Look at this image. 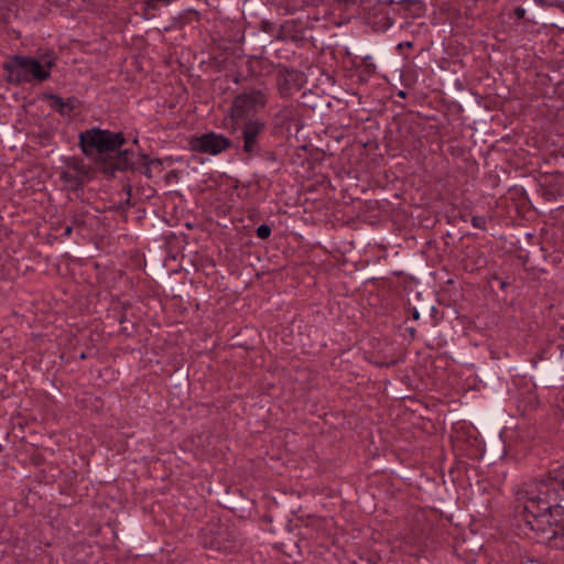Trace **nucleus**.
I'll use <instances>...</instances> for the list:
<instances>
[{
	"instance_id": "nucleus-16",
	"label": "nucleus",
	"mask_w": 564,
	"mask_h": 564,
	"mask_svg": "<svg viewBox=\"0 0 564 564\" xmlns=\"http://www.w3.org/2000/svg\"><path fill=\"white\" fill-rule=\"evenodd\" d=\"M404 95L405 94L402 90L399 93V96H401V97H404Z\"/></svg>"
},
{
	"instance_id": "nucleus-5",
	"label": "nucleus",
	"mask_w": 564,
	"mask_h": 564,
	"mask_svg": "<svg viewBox=\"0 0 564 564\" xmlns=\"http://www.w3.org/2000/svg\"><path fill=\"white\" fill-rule=\"evenodd\" d=\"M230 140L215 132L205 133L191 139V149L195 152L217 155L228 149Z\"/></svg>"
},
{
	"instance_id": "nucleus-9",
	"label": "nucleus",
	"mask_w": 564,
	"mask_h": 564,
	"mask_svg": "<svg viewBox=\"0 0 564 564\" xmlns=\"http://www.w3.org/2000/svg\"><path fill=\"white\" fill-rule=\"evenodd\" d=\"M271 235V228L268 225H261L257 228V236L261 239H267Z\"/></svg>"
},
{
	"instance_id": "nucleus-6",
	"label": "nucleus",
	"mask_w": 564,
	"mask_h": 564,
	"mask_svg": "<svg viewBox=\"0 0 564 564\" xmlns=\"http://www.w3.org/2000/svg\"><path fill=\"white\" fill-rule=\"evenodd\" d=\"M264 128L265 123L258 119H250L245 122L241 129L242 150L245 153L252 155L259 152V137L264 131Z\"/></svg>"
},
{
	"instance_id": "nucleus-10",
	"label": "nucleus",
	"mask_w": 564,
	"mask_h": 564,
	"mask_svg": "<svg viewBox=\"0 0 564 564\" xmlns=\"http://www.w3.org/2000/svg\"><path fill=\"white\" fill-rule=\"evenodd\" d=\"M471 225L477 229H486V218L484 216H474Z\"/></svg>"
},
{
	"instance_id": "nucleus-14",
	"label": "nucleus",
	"mask_w": 564,
	"mask_h": 564,
	"mask_svg": "<svg viewBox=\"0 0 564 564\" xmlns=\"http://www.w3.org/2000/svg\"><path fill=\"white\" fill-rule=\"evenodd\" d=\"M72 230H73V229H72V227H70V226H67V227L65 228V232H64V235H65V236H69V235L72 234Z\"/></svg>"
},
{
	"instance_id": "nucleus-15",
	"label": "nucleus",
	"mask_w": 564,
	"mask_h": 564,
	"mask_svg": "<svg viewBox=\"0 0 564 564\" xmlns=\"http://www.w3.org/2000/svg\"><path fill=\"white\" fill-rule=\"evenodd\" d=\"M413 318H414V319H417V318H419V313H417L416 311L413 313Z\"/></svg>"
},
{
	"instance_id": "nucleus-2",
	"label": "nucleus",
	"mask_w": 564,
	"mask_h": 564,
	"mask_svg": "<svg viewBox=\"0 0 564 564\" xmlns=\"http://www.w3.org/2000/svg\"><path fill=\"white\" fill-rule=\"evenodd\" d=\"M55 59L51 54L41 56L40 59L28 56H15L7 66L11 82L30 83L32 80L44 82L51 75Z\"/></svg>"
},
{
	"instance_id": "nucleus-8",
	"label": "nucleus",
	"mask_w": 564,
	"mask_h": 564,
	"mask_svg": "<svg viewBox=\"0 0 564 564\" xmlns=\"http://www.w3.org/2000/svg\"><path fill=\"white\" fill-rule=\"evenodd\" d=\"M48 99L51 108L58 111L62 115H67L75 108L74 99H68L64 101L61 97L56 95H51Z\"/></svg>"
},
{
	"instance_id": "nucleus-11",
	"label": "nucleus",
	"mask_w": 564,
	"mask_h": 564,
	"mask_svg": "<svg viewBox=\"0 0 564 564\" xmlns=\"http://www.w3.org/2000/svg\"><path fill=\"white\" fill-rule=\"evenodd\" d=\"M86 0H55L59 6H72L73 9L80 8V4Z\"/></svg>"
},
{
	"instance_id": "nucleus-3",
	"label": "nucleus",
	"mask_w": 564,
	"mask_h": 564,
	"mask_svg": "<svg viewBox=\"0 0 564 564\" xmlns=\"http://www.w3.org/2000/svg\"><path fill=\"white\" fill-rule=\"evenodd\" d=\"M123 143L122 133L110 132L109 130L93 128L79 134V145L83 153L94 160H99L102 155L117 151Z\"/></svg>"
},
{
	"instance_id": "nucleus-1",
	"label": "nucleus",
	"mask_w": 564,
	"mask_h": 564,
	"mask_svg": "<svg viewBox=\"0 0 564 564\" xmlns=\"http://www.w3.org/2000/svg\"><path fill=\"white\" fill-rule=\"evenodd\" d=\"M516 500L539 541L564 551V465L522 484Z\"/></svg>"
},
{
	"instance_id": "nucleus-7",
	"label": "nucleus",
	"mask_w": 564,
	"mask_h": 564,
	"mask_svg": "<svg viewBox=\"0 0 564 564\" xmlns=\"http://www.w3.org/2000/svg\"><path fill=\"white\" fill-rule=\"evenodd\" d=\"M63 182L70 188L78 187L83 182V175L79 172L78 165L69 166L61 174Z\"/></svg>"
},
{
	"instance_id": "nucleus-4",
	"label": "nucleus",
	"mask_w": 564,
	"mask_h": 564,
	"mask_svg": "<svg viewBox=\"0 0 564 564\" xmlns=\"http://www.w3.org/2000/svg\"><path fill=\"white\" fill-rule=\"evenodd\" d=\"M268 93L264 89H250L237 95L229 110V117L238 122L247 117L254 116L265 108Z\"/></svg>"
},
{
	"instance_id": "nucleus-13",
	"label": "nucleus",
	"mask_w": 564,
	"mask_h": 564,
	"mask_svg": "<svg viewBox=\"0 0 564 564\" xmlns=\"http://www.w3.org/2000/svg\"><path fill=\"white\" fill-rule=\"evenodd\" d=\"M560 401H561V410L564 412V391L560 398Z\"/></svg>"
},
{
	"instance_id": "nucleus-12",
	"label": "nucleus",
	"mask_w": 564,
	"mask_h": 564,
	"mask_svg": "<svg viewBox=\"0 0 564 564\" xmlns=\"http://www.w3.org/2000/svg\"><path fill=\"white\" fill-rule=\"evenodd\" d=\"M514 13L519 18V19H522L525 14V10L523 8H520L518 7L516 10H514Z\"/></svg>"
}]
</instances>
